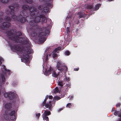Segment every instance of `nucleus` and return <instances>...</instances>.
<instances>
[{
    "label": "nucleus",
    "mask_w": 121,
    "mask_h": 121,
    "mask_svg": "<svg viewBox=\"0 0 121 121\" xmlns=\"http://www.w3.org/2000/svg\"><path fill=\"white\" fill-rule=\"evenodd\" d=\"M14 49L19 52L20 54H21V56L24 59L26 60L29 57V55L24 53L25 52L23 49L20 48L19 46L16 45L14 46Z\"/></svg>",
    "instance_id": "1"
},
{
    "label": "nucleus",
    "mask_w": 121,
    "mask_h": 121,
    "mask_svg": "<svg viewBox=\"0 0 121 121\" xmlns=\"http://www.w3.org/2000/svg\"><path fill=\"white\" fill-rule=\"evenodd\" d=\"M56 67L57 69L61 72H66L67 70V67L61 63V62L58 61L57 62Z\"/></svg>",
    "instance_id": "2"
},
{
    "label": "nucleus",
    "mask_w": 121,
    "mask_h": 121,
    "mask_svg": "<svg viewBox=\"0 0 121 121\" xmlns=\"http://www.w3.org/2000/svg\"><path fill=\"white\" fill-rule=\"evenodd\" d=\"M22 8L24 10H29L30 14L32 15L37 14L38 13V11H37L34 8L32 7L29 8V7L26 5H25L23 6Z\"/></svg>",
    "instance_id": "3"
},
{
    "label": "nucleus",
    "mask_w": 121,
    "mask_h": 121,
    "mask_svg": "<svg viewBox=\"0 0 121 121\" xmlns=\"http://www.w3.org/2000/svg\"><path fill=\"white\" fill-rule=\"evenodd\" d=\"M16 36H15L12 39L15 40L16 43L18 42L20 43L22 41V39L20 38L18 36H20L21 35V33L20 32H16Z\"/></svg>",
    "instance_id": "4"
},
{
    "label": "nucleus",
    "mask_w": 121,
    "mask_h": 121,
    "mask_svg": "<svg viewBox=\"0 0 121 121\" xmlns=\"http://www.w3.org/2000/svg\"><path fill=\"white\" fill-rule=\"evenodd\" d=\"M46 71L45 73H46L47 75H48L50 74L51 71L52 73V76L55 77H56L58 75V74H57L56 73V72L54 71H53L52 70V68L50 67L49 68V69H47V68L45 69Z\"/></svg>",
    "instance_id": "5"
},
{
    "label": "nucleus",
    "mask_w": 121,
    "mask_h": 121,
    "mask_svg": "<svg viewBox=\"0 0 121 121\" xmlns=\"http://www.w3.org/2000/svg\"><path fill=\"white\" fill-rule=\"evenodd\" d=\"M40 20V17L38 16H35L34 17L33 22H30V25L32 26H35L36 23L39 22Z\"/></svg>",
    "instance_id": "6"
},
{
    "label": "nucleus",
    "mask_w": 121,
    "mask_h": 121,
    "mask_svg": "<svg viewBox=\"0 0 121 121\" xmlns=\"http://www.w3.org/2000/svg\"><path fill=\"white\" fill-rule=\"evenodd\" d=\"M5 21H7V22H4L3 25L4 27H6L7 28L10 25V24L9 22L10 21V18L9 17H5Z\"/></svg>",
    "instance_id": "7"
},
{
    "label": "nucleus",
    "mask_w": 121,
    "mask_h": 121,
    "mask_svg": "<svg viewBox=\"0 0 121 121\" xmlns=\"http://www.w3.org/2000/svg\"><path fill=\"white\" fill-rule=\"evenodd\" d=\"M10 9H11V14L12 16V17L13 19V20H15L17 19V17H16V16H15L14 13V11L13 10L14 9V7L12 6L9 7Z\"/></svg>",
    "instance_id": "8"
},
{
    "label": "nucleus",
    "mask_w": 121,
    "mask_h": 121,
    "mask_svg": "<svg viewBox=\"0 0 121 121\" xmlns=\"http://www.w3.org/2000/svg\"><path fill=\"white\" fill-rule=\"evenodd\" d=\"M15 112L13 111L11 112L10 113V119L11 120H14L15 119L16 117L15 115Z\"/></svg>",
    "instance_id": "9"
},
{
    "label": "nucleus",
    "mask_w": 121,
    "mask_h": 121,
    "mask_svg": "<svg viewBox=\"0 0 121 121\" xmlns=\"http://www.w3.org/2000/svg\"><path fill=\"white\" fill-rule=\"evenodd\" d=\"M52 105L51 103V101H49L48 103L46 104L45 105V107L47 108L50 109L52 108Z\"/></svg>",
    "instance_id": "10"
},
{
    "label": "nucleus",
    "mask_w": 121,
    "mask_h": 121,
    "mask_svg": "<svg viewBox=\"0 0 121 121\" xmlns=\"http://www.w3.org/2000/svg\"><path fill=\"white\" fill-rule=\"evenodd\" d=\"M5 78L4 74L1 75V78H0V84H2L5 81Z\"/></svg>",
    "instance_id": "11"
},
{
    "label": "nucleus",
    "mask_w": 121,
    "mask_h": 121,
    "mask_svg": "<svg viewBox=\"0 0 121 121\" xmlns=\"http://www.w3.org/2000/svg\"><path fill=\"white\" fill-rule=\"evenodd\" d=\"M51 114V112L50 111H48L47 110H45L43 115L45 116H48Z\"/></svg>",
    "instance_id": "12"
},
{
    "label": "nucleus",
    "mask_w": 121,
    "mask_h": 121,
    "mask_svg": "<svg viewBox=\"0 0 121 121\" xmlns=\"http://www.w3.org/2000/svg\"><path fill=\"white\" fill-rule=\"evenodd\" d=\"M27 53L28 54L32 53L33 52V50L29 47L27 49Z\"/></svg>",
    "instance_id": "13"
},
{
    "label": "nucleus",
    "mask_w": 121,
    "mask_h": 121,
    "mask_svg": "<svg viewBox=\"0 0 121 121\" xmlns=\"http://www.w3.org/2000/svg\"><path fill=\"white\" fill-rule=\"evenodd\" d=\"M114 115L116 116H118L120 117H121V114L120 113V112L116 111L114 112Z\"/></svg>",
    "instance_id": "14"
},
{
    "label": "nucleus",
    "mask_w": 121,
    "mask_h": 121,
    "mask_svg": "<svg viewBox=\"0 0 121 121\" xmlns=\"http://www.w3.org/2000/svg\"><path fill=\"white\" fill-rule=\"evenodd\" d=\"M11 107V104L10 103H7L6 104L5 106V107L6 108L8 109Z\"/></svg>",
    "instance_id": "15"
},
{
    "label": "nucleus",
    "mask_w": 121,
    "mask_h": 121,
    "mask_svg": "<svg viewBox=\"0 0 121 121\" xmlns=\"http://www.w3.org/2000/svg\"><path fill=\"white\" fill-rule=\"evenodd\" d=\"M42 117L44 120H45L46 121H49L48 117L42 115Z\"/></svg>",
    "instance_id": "16"
},
{
    "label": "nucleus",
    "mask_w": 121,
    "mask_h": 121,
    "mask_svg": "<svg viewBox=\"0 0 121 121\" xmlns=\"http://www.w3.org/2000/svg\"><path fill=\"white\" fill-rule=\"evenodd\" d=\"M43 10L44 12L45 13H47L48 12L49 9L47 7L45 8L44 7L43 8Z\"/></svg>",
    "instance_id": "17"
},
{
    "label": "nucleus",
    "mask_w": 121,
    "mask_h": 121,
    "mask_svg": "<svg viewBox=\"0 0 121 121\" xmlns=\"http://www.w3.org/2000/svg\"><path fill=\"white\" fill-rule=\"evenodd\" d=\"M61 48L60 47H59L57 48H56L54 50V52H58L61 49Z\"/></svg>",
    "instance_id": "18"
},
{
    "label": "nucleus",
    "mask_w": 121,
    "mask_h": 121,
    "mask_svg": "<svg viewBox=\"0 0 121 121\" xmlns=\"http://www.w3.org/2000/svg\"><path fill=\"white\" fill-rule=\"evenodd\" d=\"M54 92L55 93H56L59 92L58 88L57 87H56L54 90Z\"/></svg>",
    "instance_id": "19"
},
{
    "label": "nucleus",
    "mask_w": 121,
    "mask_h": 121,
    "mask_svg": "<svg viewBox=\"0 0 121 121\" xmlns=\"http://www.w3.org/2000/svg\"><path fill=\"white\" fill-rule=\"evenodd\" d=\"M42 21L43 22L45 23L46 22L47 20L46 18L45 17H43L42 18Z\"/></svg>",
    "instance_id": "20"
},
{
    "label": "nucleus",
    "mask_w": 121,
    "mask_h": 121,
    "mask_svg": "<svg viewBox=\"0 0 121 121\" xmlns=\"http://www.w3.org/2000/svg\"><path fill=\"white\" fill-rule=\"evenodd\" d=\"M60 99V98L58 96H56L54 97L53 99L54 100H57Z\"/></svg>",
    "instance_id": "21"
},
{
    "label": "nucleus",
    "mask_w": 121,
    "mask_h": 121,
    "mask_svg": "<svg viewBox=\"0 0 121 121\" xmlns=\"http://www.w3.org/2000/svg\"><path fill=\"white\" fill-rule=\"evenodd\" d=\"M100 6V5L99 4H96L95 6V10H97L99 8V7Z\"/></svg>",
    "instance_id": "22"
},
{
    "label": "nucleus",
    "mask_w": 121,
    "mask_h": 121,
    "mask_svg": "<svg viewBox=\"0 0 121 121\" xmlns=\"http://www.w3.org/2000/svg\"><path fill=\"white\" fill-rule=\"evenodd\" d=\"M58 85L61 86H63V84L62 81H59L58 83Z\"/></svg>",
    "instance_id": "23"
},
{
    "label": "nucleus",
    "mask_w": 121,
    "mask_h": 121,
    "mask_svg": "<svg viewBox=\"0 0 121 121\" xmlns=\"http://www.w3.org/2000/svg\"><path fill=\"white\" fill-rule=\"evenodd\" d=\"M3 13L1 11H0V22H1L2 19L0 16L3 15Z\"/></svg>",
    "instance_id": "24"
},
{
    "label": "nucleus",
    "mask_w": 121,
    "mask_h": 121,
    "mask_svg": "<svg viewBox=\"0 0 121 121\" xmlns=\"http://www.w3.org/2000/svg\"><path fill=\"white\" fill-rule=\"evenodd\" d=\"M65 54L66 55H69L70 54V52L68 51H66L65 52Z\"/></svg>",
    "instance_id": "25"
},
{
    "label": "nucleus",
    "mask_w": 121,
    "mask_h": 121,
    "mask_svg": "<svg viewBox=\"0 0 121 121\" xmlns=\"http://www.w3.org/2000/svg\"><path fill=\"white\" fill-rule=\"evenodd\" d=\"M23 18V19L22 18V19H21L20 21L22 23H24L25 22L26 20L25 19V18Z\"/></svg>",
    "instance_id": "26"
},
{
    "label": "nucleus",
    "mask_w": 121,
    "mask_h": 121,
    "mask_svg": "<svg viewBox=\"0 0 121 121\" xmlns=\"http://www.w3.org/2000/svg\"><path fill=\"white\" fill-rule=\"evenodd\" d=\"M71 103H68L67 104L66 107L67 108H69L71 107Z\"/></svg>",
    "instance_id": "27"
},
{
    "label": "nucleus",
    "mask_w": 121,
    "mask_h": 121,
    "mask_svg": "<svg viewBox=\"0 0 121 121\" xmlns=\"http://www.w3.org/2000/svg\"><path fill=\"white\" fill-rule=\"evenodd\" d=\"M47 35V33H41L40 34V36H45Z\"/></svg>",
    "instance_id": "28"
},
{
    "label": "nucleus",
    "mask_w": 121,
    "mask_h": 121,
    "mask_svg": "<svg viewBox=\"0 0 121 121\" xmlns=\"http://www.w3.org/2000/svg\"><path fill=\"white\" fill-rule=\"evenodd\" d=\"M4 97H8V96H9V95H8V93H5L4 94Z\"/></svg>",
    "instance_id": "29"
},
{
    "label": "nucleus",
    "mask_w": 121,
    "mask_h": 121,
    "mask_svg": "<svg viewBox=\"0 0 121 121\" xmlns=\"http://www.w3.org/2000/svg\"><path fill=\"white\" fill-rule=\"evenodd\" d=\"M53 58H55L57 57V56L58 55L57 54H56V53H54L53 54Z\"/></svg>",
    "instance_id": "30"
},
{
    "label": "nucleus",
    "mask_w": 121,
    "mask_h": 121,
    "mask_svg": "<svg viewBox=\"0 0 121 121\" xmlns=\"http://www.w3.org/2000/svg\"><path fill=\"white\" fill-rule=\"evenodd\" d=\"M43 8V7L42 5H40L38 7V9L39 10H41Z\"/></svg>",
    "instance_id": "31"
},
{
    "label": "nucleus",
    "mask_w": 121,
    "mask_h": 121,
    "mask_svg": "<svg viewBox=\"0 0 121 121\" xmlns=\"http://www.w3.org/2000/svg\"><path fill=\"white\" fill-rule=\"evenodd\" d=\"M26 1L29 3L30 4L32 3L31 0H26Z\"/></svg>",
    "instance_id": "32"
},
{
    "label": "nucleus",
    "mask_w": 121,
    "mask_h": 121,
    "mask_svg": "<svg viewBox=\"0 0 121 121\" xmlns=\"http://www.w3.org/2000/svg\"><path fill=\"white\" fill-rule=\"evenodd\" d=\"M1 1L4 3L7 2L8 1L7 0H1Z\"/></svg>",
    "instance_id": "33"
},
{
    "label": "nucleus",
    "mask_w": 121,
    "mask_h": 121,
    "mask_svg": "<svg viewBox=\"0 0 121 121\" xmlns=\"http://www.w3.org/2000/svg\"><path fill=\"white\" fill-rule=\"evenodd\" d=\"M3 59L2 58L0 57V65H1L2 63V61H3Z\"/></svg>",
    "instance_id": "34"
},
{
    "label": "nucleus",
    "mask_w": 121,
    "mask_h": 121,
    "mask_svg": "<svg viewBox=\"0 0 121 121\" xmlns=\"http://www.w3.org/2000/svg\"><path fill=\"white\" fill-rule=\"evenodd\" d=\"M40 116V114L39 113L36 114V117L37 116L38 118Z\"/></svg>",
    "instance_id": "35"
},
{
    "label": "nucleus",
    "mask_w": 121,
    "mask_h": 121,
    "mask_svg": "<svg viewBox=\"0 0 121 121\" xmlns=\"http://www.w3.org/2000/svg\"><path fill=\"white\" fill-rule=\"evenodd\" d=\"M67 33H69V27H68L67 28Z\"/></svg>",
    "instance_id": "36"
},
{
    "label": "nucleus",
    "mask_w": 121,
    "mask_h": 121,
    "mask_svg": "<svg viewBox=\"0 0 121 121\" xmlns=\"http://www.w3.org/2000/svg\"><path fill=\"white\" fill-rule=\"evenodd\" d=\"M48 55H47L46 56V57H45V61H47V60H48Z\"/></svg>",
    "instance_id": "37"
},
{
    "label": "nucleus",
    "mask_w": 121,
    "mask_h": 121,
    "mask_svg": "<svg viewBox=\"0 0 121 121\" xmlns=\"http://www.w3.org/2000/svg\"><path fill=\"white\" fill-rule=\"evenodd\" d=\"M46 99H45L44 100V101L43 102V106H44V104L46 103Z\"/></svg>",
    "instance_id": "38"
},
{
    "label": "nucleus",
    "mask_w": 121,
    "mask_h": 121,
    "mask_svg": "<svg viewBox=\"0 0 121 121\" xmlns=\"http://www.w3.org/2000/svg\"><path fill=\"white\" fill-rule=\"evenodd\" d=\"M53 98V97L52 95H50L49 96V99H52Z\"/></svg>",
    "instance_id": "39"
},
{
    "label": "nucleus",
    "mask_w": 121,
    "mask_h": 121,
    "mask_svg": "<svg viewBox=\"0 0 121 121\" xmlns=\"http://www.w3.org/2000/svg\"><path fill=\"white\" fill-rule=\"evenodd\" d=\"M120 104H120L118 103L117 104L116 106L117 107H118V106H119L120 105Z\"/></svg>",
    "instance_id": "40"
},
{
    "label": "nucleus",
    "mask_w": 121,
    "mask_h": 121,
    "mask_svg": "<svg viewBox=\"0 0 121 121\" xmlns=\"http://www.w3.org/2000/svg\"><path fill=\"white\" fill-rule=\"evenodd\" d=\"M79 69V68H75L74 69V70L75 71H78Z\"/></svg>",
    "instance_id": "41"
},
{
    "label": "nucleus",
    "mask_w": 121,
    "mask_h": 121,
    "mask_svg": "<svg viewBox=\"0 0 121 121\" xmlns=\"http://www.w3.org/2000/svg\"><path fill=\"white\" fill-rule=\"evenodd\" d=\"M83 15L82 14H81V15H80L79 16V18H81V17H82Z\"/></svg>",
    "instance_id": "42"
},
{
    "label": "nucleus",
    "mask_w": 121,
    "mask_h": 121,
    "mask_svg": "<svg viewBox=\"0 0 121 121\" xmlns=\"http://www.w3.org/2000/svg\"><path fill=\"white\" fill-rule=\"evenodd\" d=\"M13 34H12V33H10V34H9V33H8V35H13Z\"/></svg>",
    "instance_id": "43"
},
{
    "label": "nucleus",
    "mask_w": 121,
    "mask_h": 121,
    "mask_svg": "<svg viewBox=\"0 0 121 121\" xmlns=\"http://www.w3.org/2000/svg\"><path fill=\"white\" fill-rule=\"evenodd\" d=\"M3 68L5 70H6V69L5 68V66H3Z\"/></svg>",
    "instance_id": "44"
},
{
    "label": "nucleus",
    "mask_w": 121,
    "mask_h": 121,
    "mask_svg": "<svg viewBox=\"0 0 121 121\" xmlns=\"http://www.w3.org/2000/svg\"><path fill=\"white\" fill-rule=\"evenodd\" d=\"M15 6H16V7L17 6V7H18V5H17V4H16V6H14V9H15L16 8H17L16 7V8L15 7Z\"/></svg>",
    "instance_id": "45"
},
{
    "label": "nucleus",
    "mask_w": 121,
    "mask_h": 121,
    "mask_svg": "<svg viewBox=\"0 0 121 121\" xmlns=\"http://www.w3.org/2000/svg\"><path fill=\"white\" fill-rule=\"evenodd\" d=\"M66 85L67 86H70V84H66Z\"/></svg>",
    "instance_id": "46"
},
{
    "label": "nucleus",
    "mask_w": 121,
    "mask_h": 121,
    "mask_svg": "<svg viewBox=\"0 0 121 121\" xmlns=\"http://www.w3.org/2000/svg\"><path fill=\"white\" fill-rule=\"evenodd\" d=\"M69 97H70V96H69ZM70 99H71V98H72V99H73V97H72V96H70Z\"/></svg>",
    "instance_id": "47"
},
{
    "label": "nucleus",
    "mask_w": 121,
    "mask_h": 121,
    "mask_svg": "<svg viewBox=\"0 0 121 121\" xmlns=\"http://www.w3.org/2000/svg\"><path fill=\"white\" fill-rule=\"evenodd\" d=\"M62 109H63L62 108H60L59 110V111H60L62 110Z\"/></svg>",
    "instance_id": "48"
},
{
    "label": "nucleus",
    "mask_w": 121,
    "mask_h": 121,
    "mask_svg": "<svg viewBox=\"0 0 121 121\" xmlns=\"http://www.w3.org/2000/svg\"><path fill=\"white\" fill-rule=\"evenodd\" d=\"M66 80H68V81H69V78H68V79H67V78H66Z\"/></svg>",
    "instance_id": "49"
},
{
    "label": "nucleus",
    "mask_w": 121,
    "mask_h": 121,
    "mask_svg": "<svg viewBox=\"0 0 121 121\" xmlns=\"http://www.w3.org/2000/svg\"><path fill=\"white\" fill-rule=\"evenodd\" d=\"M81 13H78V15H80V14Z\"/></svg>",
    "instance_id": "50"
},
{
    "label": "nucleus",
    "mask_w": 121,
    "mask_h": 121,
    "mask_svg": "<svg viewBox=\"0 0 121 121\" xmlns=\"http://www.w3.org/2000/svg\"><path fill=\"white\" fill-rule=\"evenodd\" d=\"M92 8V6H91L90 8Z\"/></svg>",
    "instance_id": "51"
}]
</instances>
